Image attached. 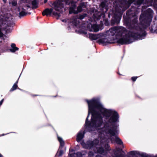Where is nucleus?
Wrapping results in <instances>:
<instances>
[{
    "mask_svg": "<svg viewBox=\"0 0 157 157\" xmlns=\"http://www.w3.org/2000/svg\"><path fill=\"white\" fill-rule=\"evenodd\" d=\"M153 12L150 8L146 11V15L142 14L140 18V24L138 26L137 23V17H133L130 22H128L124 18V20L129 29L132 30L127 31L122 26H115L111 28L98 40L99 44L105 45L107 44H112L115 39H117V42L122 44H130L134 40H142L144 38L146 33L144 31L147 27L150 25L151 21Z\"/></svg>",
    "mask_w": 157,
    "mask_h": 157,
    "instance_id": "1",
    "label": "nucleus"
},
{
    "mask_svg": "<svg viewBox=\"0 0 157 157\" xmlns=\"http://www.w3.org/2000/svg\"><path fill=\"white\" fill-rule=\"evenodd\" d=\"M86 101L88 105L89 110L85 122L86 128L89 132L95 129L97 130L99 137L93 141L89 140L86 143L82 141L81 144L84 148L92 149L95 153L105 155L110 149L108 144V139L105 138L101 129V127L103 126L102 117L100 114L93 111V107L89 100H87Z\"/></svg>",
    "mask_w": 157,
    "mask_h": 157,
    "instance_id": "2",
    "label": "nucleus"
},
{
    "mask_svg": "<svg viewBox=\"0 0 157 157\" xmlns=\"http://www.w3.org/2000/svg\"><path fill=\"white\" fill-rule=\"evenodd\" d=\"M90 105L93 107V111L100 114L101 116H104L108 121L104 125L101 127L105 138L113 143L116 142L117 144H122L121 140L117 136L118 133V125L116 123L118 121L119 115L117 112L111 109H105L102 104L95 98L89 101Z\"/></svg>",
    "mask_w": 157,
    "mask_h": 157,
    "instance_id": "3",
    "label": "nucleus"
},
{
    "mask_svg": "<svg viewBox=\"0 0 157 157\" xmlns=\"http://www.w3.org/2000/svg\"><path fill=\"white\" fill-rule=\"evenodd\" d=\"M76 2L69 0H58L53 3L52 5L54 9L56 11L60 12L62 8H63L65 5H68L70 6L69 13H70L77 14L81 12L82 9L86 8V6L84 2L80 3L76 8Z\"/></svg>",
    "mask_w": 157,
    "mask_h": 157,
    "instance_id": "4",
    "label": "nucleus"
},
{
    "mask_svg": "<svg viewBox=\"0 0 157 157\" xmlns=\"http://www.w3.org/2000/svg\"><path fill=\"white\" fill-rule=\"evenodd\" d=\"M100 8V11H95L93 13V18L94 21H91L87 24V28L90 31L97 32L99 30V25H97L96 21L101 18H104L108 10L107 6L103 2L101 3Z\"/></svg>",
    "mask_w": 157,
    "mask_h": 157,
    "instance_id": "5",
    "label": "nucleus"
},
{
    "mask_svg": "<svg viewBox=\"0 0 157 157\" xmlns=\"http://www.w3.org/2000/svg\"><path fill=\"white\" fill-rule=\"evenodd\" d=\"M113 14H112V18L111 20V23L112 25L115 24H118L121 19L122 12L121 11H116L115 12H113Z\"/></svg>",
    "mask_w": 157,
    "mask_h": 157,
    "instance_id": "6",
    "label": "nucleus"
},
{
    "mask_svg": "<svg viewBox=\"0 0 157 157\" xmlns=\"http://www.w3.org/2000/svg\"><path fill=\"white\" fill-rule=\"evenodd\" d=\"M42 14L44 16L45 15L47 16L52 15L54 16L57 17V19H58L60 16L59 13L53 11V9L52 8L46 9L43 11Z\"/></svg>",
    "mask_w": 157,
    "mask_h": 157,
    "instance_id": "7",
    "label": "nucleus"
},
{
    "mask_svg": "<svg viewBox=\"0 0 157 157\" xmlns=\"http://www.w3.org/2000/svg\"><path fill=\"white\" fill-rule=\"evenodd\" d=\"M103 35V33H100L97 34H94L92 33H89L88 37L91 40H96L101 38Z\"/></svg>",
    "mask_w": 157,
    "mask_h": 157,
    "instance_id": "8",
    "label": "nucleus"
},
{
    "mask_svg": "<svg viewBox=\"0 0 157 157\" xmlns=\"http://www.w3.org/2000/svg\"><path fill=\"white\" fill-rule=\"evenodd\" d=\"M84 131H81L77 135L76 140L77 142L80 141L84 137Z\"/></svg>",
    "mask_w": 157,
    "mask_h": 157,
    "instance_id": "9",
    "label": "nucleus"
},
{
    "mask_svg": "<svg viewBox=\"0 0 157 157\" xmlns=\"http://www.w3.org/2000/svg\"><path fill=\"white\" fill-rule=\"evenodd\" d=\"M71 152H70V157H82V155L81 152H77L73 154H71Z\"/></svg>",
    "mask_w": 157,
    "mask_h": 157,
    "instance_id": "10",
    "label": "nucleus"
},
{
    "mask_svg": "<svg viewBox=\"0 0 157 157\" xmlns=\"http://www.w3.org/2000/svg\"><path fill=\"white\" fill-rule=\"evenodd\" d=\"M31 4L32 6V8L33 9H36L38 7V3L37 0H33L31 2Z\"/></svg>",
    "mask_w": 157,
    "mask_h": 157,
    "instance_id": "11",
    "label": "nucleus"
},
{
    "mask_svg": "<svg viewBox=\"0 0 157 157\" xmlns=\"http://www.w3.org/2000/svg\"><path fill=\"white\" fill-rule=\"evenodd\" d=\"M11 48L10 49V51L12 52H14L16 51L19 50V48L16 46L15 44L12 43L11 44Z\"/></svg>",
    "mask_w": 157,
    "mask_h": 157,
    "instance_id": "12",
    "label": "nucleus"
},
{
    "mask_svg": "<svg viewBox=\"0 0 157 157\" xmlns=\"http://www.w3.org/2000/svg\"><path fill=\"white\" fill-rule=\"evenodd\" d=\"M19 78H18L17 81L12 86V88L10 89V92H12L13 91L16 90L17 88L19 89L18 88V86L17 85V84L18 82V80H19Z\"/></svg>",
    "mask_w": 157,
    "mask_h": 157,
    "instance_id": "13",
    "label": "nucleus"
},
{
    "mask_svg": "<svg viewBox=\"0 0 157 157\" xmlns=\"http://www.w3.org/2000/svg\"><path fill=\"white\" fill-rule=\"evenodd\" d=\"M58 139L60 143L59 148H60L61 147H62L64 146V143L61 137H58Z\"/></svg>",
    "mask_w": 157,
    "mask_h": 157,
    "instance_id": "14",
    "label": "nucleus"
},
{
    "mask_svg": "<svg viewBox=\"0 0 157 157\" xmlns=\"http://www.w3.org/2000/svg\"><path fill=\"white\" fill-rule=\"evenodd\" d=\"M113 152L115 154V157H125L124 155L121 153H120V152H116L115 150H113Z\"/></svg>",
    "mask_w": 157,
    "mask_h": 157,
    "instance_id": "15",
    "label": "nucleus"
},
{
    "mask_svg": "<svg viewBox=\"0 0 157 157\" xmlns=\"http://www.w3.org/2000/svg\"><path fill=\"white\" fill-rule=\"evenodd\" d=\"M27 14V12L22 11L20 12L19 17L21 18V17L26 16Z\"/></svg>",
    "mask_w": 157,
    "mask_h": 157,
    "instance_id": "16",
    "label": "nucleus"
},
{
    "mask_svg": "<svg viewBox=\"0 0 157 157\" xmlns=\"http://www.w3.org/2000/svg\"><path fill=\"white\" fill-rule=\"evenodd\" d=\"M139 153V152L137 151H132L130 152L129 154L131 155H134Z\"/></svg>",
    "mask_w": 157,
    "mask_h": 157,
    "instance_id": "17",
    "label": "nucleus"
},
{
    "mask_svg": "<svg viewBox=\"0 0 157 157\" xmlns=\"http://www.w3.org/2000/svg\"><path fill=\"white\" fill-rule=\"evenodd\" d=\"M89 157H93L94 155V153L91 151H89L88 153Z\"/></svg>",
    "mask_w": 157,
    "mask_h": 157,
    "instance_id": "18",
    "label": "nucleus"
},
{
    "mask_svg": "<svg viewBox=\"0 0 157 157\" xmlns=\"http://www.w3.org/2000/svg\"><path fill=\"white\" fill-rule=\"evenodd\" d=\"M138 155H140L142 157H147V155L145 153H140L139 152V153Z\"/></svg>",
    "mask_w": 157,
    "mask_h": 157,
    "instance_id": "19",
    "label": "nucleus"
},
{
    "mask_svg": "<svg viewBox=\"0 0 157 157\" xmlns=\"http://www.w3.org/2000/svg\"><path fill=\"white\" fill-rule=\"evenodd\" d=\"M63 151L62 150H60L57 152L56 155L58 156H60L63 155Z\"/></svg>",
    "mask_w": 157,
    "mask_h": 157,
    "instance_id": "20",
    "label": "nucleus"
},
{
    "mask_svg": "<svg viewBox=\"0 0 157 157\" xmlns=\"http://www.w3.org/2000/svg\"><path fill=\"white\" fill-rule=\"evenodd\" d=\"M11 4L13 6H16L17 5V2L15 0H13Z\"/></svg>",
    "mask_w": 157,
    "mask_h": 157,
    "instance_id": "21",
    "label": "nucleus"
},
{
    "mask_svg": "<svg viewBox=\"0 0 157 157\" xmlns=\"http://www.w3.org/2000/svg\"><path fill=\"white\" fill-rule=\"evenodd\" d=\"M14 25V24L13 23V22H11L10 23H7V26L8 27L13 26V25Z\"/></svg>",
    "mask_w": 157,
    "mask_h": 157,
    "instance_id": "22",
    "label": "nucleus"
},
{
    "mask_svg": "<svg viewBox=\"0 0 157 157\" xmlns=\"http://www.w3.org/2000/svg\"><path fill=\"white\" fill-rule=\"evenodd\" d=\"M144 0H138L137 1V4L138 5H140L142 4Z\"/></svg>",
    "mask_w": 157,
    "mask_h": 157,
    "instance_id": "23",
    "label": "nucleus"
},
{
    "mask_svg": "<svg viewBox=\"0 0 157 157\" xmlns=\"http://www.w3.org/2000/svg\"><path fill=\"white\" fill-rule=\"evenodd\" d=\"M135 0H128V3L130 5L135 1Z\"/></svg>",
    "mask_w": 157,
    "mask_h": 157,
    "instance_id": "24",
    "label": "nucleus"
},
{
    "mask_svg": "<svg viewBox=\"0 0 157 157\" xmlns=\"http://www.w3.org/2000/svg\"><path fill=\"white\" fill-rule=\"evenodd\" d=\"M43 1L44 3H45L47 2L48 0H40V2L41 4H43Z\"/></svg>",
    "mask_w": 157,
    "mask_h": 157,
    "instance_id": "25",
    "label": "nucleus"
},
{
    "mask_svg": "<svg viewBox=\"0 0 157 157\" xmlns=\"http://www.w3.org/2000/svg\"><path fill=\"white\" fill-rule=\"evenodd\" d=\"M137 78V77H133L132 78V79L133 81H135Z\"/></svg>",
    "mask_w": 157,
    "mask_h": 157,
    "instance_id": "26",
    "label": "nucleus"
},
{
    "mask_svg": "<svg viewBox=\"0 0 157 157\" xmlns=\"http://www.w3.org/2000/svg\"><path fill=\"white\" fill-rule=\"evenodd\" d=\"M4 34L2 32L1 29H0V37H3Z\"/></svg>",
    "mask_w": 157,
    "mask_h": 157,
    "instance_id": "27",
    "label": "nucleus"
},
{
    "mask_svg": "<svg viewBox=\"0 0 157 157\" xmlns=\"http://www.w3.org/2000/svg\"><path fill=\"white\" fill-rule=\"evenodd\" d=\"M85 14H84L83 15H82L80 16L79 17V18L81 19H83L85 17Z\"/></svg>",
    "mask_w": 157,
    "mask_h": 157,
    "instance_id": "28",
    "label": "nucleus"
},
{
    "mask_svg": "<svg viewBox=\"0 0 157 157\" xmlns=\"http://www.w3.org/2000/svg\"><path fill=\"white\" fill-rule=\"evenodd\" d=\"M4 99H2L0 101V106L2 104V103H3V101H4Z\"/></svg>",
    "mask_w": 157,
    "mask_h": 157,
    "instance_id": "29",
    "label": "nucleus"
},
{
    "mask_svg": "<svg viewBox=\"0 0 157 157\" xmlns=\"http://www.w3.org/2000/svg\"><path fill=\"white\" fill-rule=\"evenodd\" d=\"M96 157H102L101 155H96Z\"/></svg>",
    "mask_w": 157,
    "mask_h": 157,
    "instance_id": "30",
    "label": "nucleus"
},
{
    "mask_svg": "<svg viewBox=\"0 0 157 157\" xmlns=\"http://www.w3.org/2000/svg\"><path fill=\"white\" fill-rule=\"evenodd\" d=\"M62 21L63 22H66L67 21L66 19H63V20H62Z\"/></svg>",
    "mask_w": 157,
    "mask_h": 157,
    "instance_id": "31",
    "label": "nucleus"
},
{
    "mask_svg": "<svg viewBox=\"0 0 157 157\" xmlns=\"http://www.w3.org/2000/svg\"><path fill=\"white\" fill-rule=\"evenodd\" d=\"M4 3H6V2L7 0H2Z\"/></svg>",
    "mask_w": 157,
    "mask_h": 157,
    "instance_id": "32",
    "label": "nucleus"
},
{
    "mask_svg": "<svg viewBox=\"0 0 157 157\" xmlns=\"http://www.w3.org/2000/svg\"><path fill=\"white\" fill-rule=\"evenodd\" d=\"M110 15H111V13H109L108 14V16L109 17V18H110Z\"/></svg>",
    "mask_w": 157,
    "mask_h": 157,
    "instance_id": "33",
    "label": "nucleus"
},
{
    "mask_svg": "<svg viewBox=\"0 0 157 157\" xmlns=\"http://www.w3.org/2000/svg\"><path fill=\"white\" fill-rule=\"evenodd\" d=\"M32 96L34 97H35V96H38V95L32 94Z\"/></svg>",
    "mask_w": 157,
    "mask_h": 157,
    "instance_id": "34",
    "label": "nucleus"
},
{
    "mask_svg": "<svg viewBox=\"0 0 157 157\" xmlns=\"http://www.w3.org/2000/svg\"><path fill=\"white\" fill-rule=\"evenodd\" d=\"M5 134H3L2 135H0V136H4V135H5Z\"/></svg>",
    "mask_w": 157,
    "mask_h": 157,
    "instance_id": "35",
    "label": "nucleus"
},
{
    "mask_svg": "<svg viewBox=\"0 0 157 157\" xmlns=\"http://www.w3.org/2000/svg\"><path fill=\"white\" fill-rule=\"evenodd\" d=\"M27 7H28V8H31V6L29 5H27Z\"/></svg>",
    "mask_w": 157,
    "mask_h": 157,
    "instance_id": "36",
    "label": "nucleus"
},
{
    "mask_svg": "<svg viewBox=\"0 0 157 157\" xmlns=\"http://www.w3.org/2000/svg\"><path fill=\"white\" fill-rule=\"evenodd\" d=\"M0 157H3V156L0 153Z\"/></svg>",
    "mask_w": 157,
    "mask_h": 157,
    "instance_id": "37",
    "label": "nucleus"
},
{
    "mask_svg": "<svg viewBox=\"0 0 157 157\" xmlns=\"http://www.w3.org/2000/svg\"><path fill=\"white\" fill-rule=\"evenodd\" d=\"M154 157H157V154Z\"/></svg>",
    "mask_w": 157,
    "mask_h": 157,
    "instance_id": "38",
    "label": "nucleus"
},
{
    "mask_svg": "<svg viewBox=\"0 0 157 157\" xmlns=\"http://www.w3.org/2000/svg\"><path fill=\"white\" fill-rule=\"evenodd\" d=\"M154 7H155V8L157 7V5H156V6H154Z\"/></svg>",
    "mask_w": 157,
    "mask_h": 157,
    "instance_id": "39",
    "label": "nucleus"
},
{
    "mask_svg": "<svg viewBox=\"0 0 157 157\" xmlns=\"http://www.w3.org/2000/svg\"><path fill=\"white\" fill-rule=\"evenodd\" d=\"M77 23H75V25H77Z\"/></svg>",
    "mask_w": 157,
    "mask_h": 157,
    "instance_id": "40",
    "label": "nucleus"
},
{
    "mask_svg": "<svg viewBox=\"0 0 157 157\" xmlns=\"http://www.w3.org/2000/svg\"><path fill=\"white\" fill-rule=\"evenodd\" d=\"M37 20H38V17H37Z\"/></svg>",
    "mask_w": 157,
    "mask_h": 157,
    "instance_id": "41",
    "label": "nucleus"
},
{
    "mask_svg": "<svg viewBox=\"0 0 157 157\" xmlns=\"http://www.w3.org/2000/svg\"><path fill=\"white\" fill-rule=\"evenodd\" d=\"M156 33H157V31H156Z\"/></svg>",
    "mask_w": 157,
    "mask_h": 157,
    "instance_id": "42",
    "label": "nucleus"
}]
</instances>
